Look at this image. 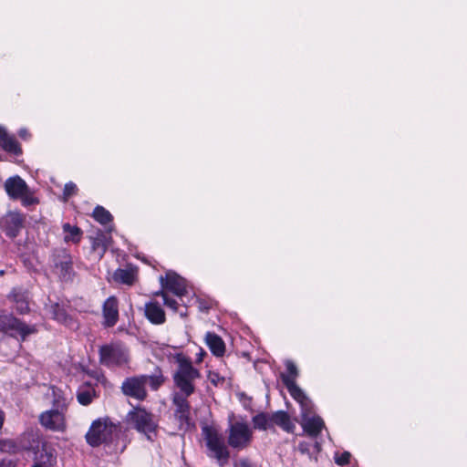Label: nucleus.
I'll return each instance as SVG.
<instances>
[{"instance_id": "nucleus-39", "label": "nucleus", "mask_w": 467, "mask_h": 467, "mask_svg": "<svg viewBox=\"0 0 467 467\" xmlns=\"http://www.w3.org/2000/svg\"><path fill=\"white\" fill-rule=\"evenodd\" d=\"M312 447V444L307 441H300L298 443V451L302 454H310V448Z\"/></svg>"}, {"instance_id": "nucleus-23", "label": "nucleus", "mask_w": 467, "mask_h": 467, "mask_svg": "<svg viewBox=\"0 0 467 467\" xmlns=\"http://www.w3.org/2000/svg\"><path fill=\"white\" fill-rule=\"evenodd\" d=\"M0 147L5 152L14 156H21L23 150L14 135L8 134L5 128L0 126Z\"/></svg>"}, {"instance_id": "nucleus-34", "label": "nucleus", "mask_w": 467, "mask_h": 467, "mask_svg": "<svg viewBox=\"0 0 467 467\" xmlns=\"http://www.w3.org/2000/svg\"><path fill=\"white\" fill-rule=\"evenodd\" d=\"M163 304L167 307L171 308L173 312H180V315L182 317L187 316L186 310L184 312L179 310L180 304L176 299L167 296L166 298H164Z\"/></svg>"}, {"instance_id": "nucleus-19", "label": "nucleus", "mask_w": 467, "mask_h": 467, "mask_svg": "<svg viewBox=\"0 0 467 467\" xmlns=\"http://www.w3.org/2000/svg\"><path fill=\"white\" fill-rule=\"evenodd\" d=\"M33 454L34 461H37L47 467H53L57 463V451L53 445L47 441H42Z\"/></svg>"}, {"instance_id": "nucleus-5", "label": "nucleus", "mask_w": 467, "mask_h": 467, "mask_svg": "<svg viewBox=\"0 0 467 467\" xmlns=\"http://www.w3.org/2000/svg\"><path fill=\"white\" fill-rule=\"evenodd\" d=\"M206 446L213 452V456L218 461L221 466L225 465L230 458V451L224 443L222 435L216 428L205 425L202 428Z\"/></svg>"}, {"instance_id": "nucleus-48", "label": "nucleus", "mask_w": 467, "mask_h": 467, "mask_svg": "<svg viewBox=\"0 0 467 467\" xmlns=\"http://www.w3.org/2000/svg\"><path fill=\"white\" fill-rule=\"evenodd\" d=\"M3 441L0 440V450L2 449Z\"/></svg>"}, {"instance_id": "nucleus-4", "label": "nucleus", "mask_w": 467, "mask_h": 467, "mask_svg": "<svg viewBox=\"0 0 467 467\" xmlns=\"http://www.w3.org/2000/svg\"><path fill=\"white\" fill-rule=\"evenodd\" d=\"M127 418L132 428L145 434L149 441H152L153 436L157 435L158 423L154 420V415L144 407H134L128 412Z\"/></svg>"}, {"instance_id": "nucleus-15", "label": "nucleus", "mask_w": 467, "mask_h": 467, "mask_svg": "<svg viewBox=\"0 0 467 467\" xmlns=\"http://www.w3.org/2000/svg\"><path fill=\"white\" fill-rule=\"evenodd\" d=\"M49 313L52 319L57 323L65 326L66 327L76 331L79 328V322L77 317L68 313L64 305L54 303L50 306Z\"/></svg>"}, {"instance_id": "nucleus-41", "label": "nucleus", "mask_w": 467, "mask_h": 467, "mask_svg": "<svg viewBox=\"0 0 467 467\" xmlns=\"http://www.w3.org/2000/svg\"><path fill=\"white\" fill-rule=\"evenodd\" d=\"M6 335L4 315H0V340Z\"/></svg>"}, {"instance_id": "nucleus-14", "label": "nucleus", "mask_w": 467, "mask_h": 467, "mask_svg": "<svg viewBox=\"0 0 467 467\" xmlns=\"http://www.w3.org/2000/svg\"><path fill=\"white\" fill-rule=\"evenodd\" d=\"M190 396L173 393L171 398L172 405L175 407L174 417L180 425H190L191 422V404L188 400Z\"/></svg>"}, {"instance_id": "nucleus-12", "label": "nucleus", "mask_w": 467, "mask_h": 467, "mask_svg": "<svg viewBox=\"0 0 467 467\" xmlns=\"http://www.w3.org/2000/svg\"><path fill=\"white\" fill-rule=\"evenodd\" d=\"M25 215L18 211H9L0 218V228L11 239L16 238L25 224Z\"/></svg>"}, {"instance_id": "nucleus-44", "label": "nucleus", "mask_w": 467, "mask_h": 467, "mask_svg": "<svg viewBox=\"0 0 467 467\" xmlns=\"http://www.w3.org/2000/svg\"><path fill=\"white\" fill-rule=\"evenodd\" d=\"M4 420H5V414H4V412L0 410V429L3 427Z\"/></svg>"}, {"instance_id": "nucleus-26", "label": "nucleus", "mask_w": 467, "mask_h": 467, "mask_svg": "<svg viewBox=\"0 0 467 467\" xmlns=\"http://www.w3.org/2000/svg\"><path fill=\"white\" fill-rule=\"evenodd\" d=\"M270 420L272 429L275 426H278L287 433H293L296 429L295 423L292 421L290 415L285 410H277L273 412L270 414Z\"/></svg>"}, {"instance_id": "nucleus-1", "label": "nucleus", "mask_w": 467, "mask_h": 467, "mask_svg": "<svg viewBox=\"0 0 467 467\" xmlns=\"http://www.w3.org/2000/svg\"><path fill=\"white\" fill-rule=\"evenodd\" d=\"M174 359L178 364L172 376L174 385L180 394L192 396L195 392L194 381L201 378V372L193 367L191 358L182 353L176 354Z\"/></svg>"}, {"instance_id": "nucleus-24", "label": "nucleus", "mask_w": 467, "mask_h": 467, "mask_svg": "<svg viewBox=\"0 0 467 467\" xmlns=\"http://www.w3.org/2000/svg\"><path fill=\"white\" fill-rule=\"evenodd\" d=\"M41 437L37 431H29L22 433L16 440L20 451L35 452L42 443Z\"/></svg>"}, {"instance_id": "nucleus-42", "label": "nucleus", "mask_w": 467, "mask_h": 467, "mask_svg": "<svg viewBox=\"0 0 467 467\" xmlns=\"http://www.w3.org/2000/svg\"><path fill=\"white\" fill-rule=\"evenodd\" d=\"M0 467H16V465L11 459L4 458L0 460Z\"/></svg>"}, {"instance_id": "nucleus-8", "label": "nucleus", "mask_w": 467, "mask_h": 467, "mask_svg": "<svg viewBox=\"0 0 467 467\" xmlns=\"http://www.w3.org/2000/svg\"><path fill=\"white\" fill-rule=\"evenodd\" d=\"M114 431H116L115 425L108 424L106 421L98 419L91 423L86 433L85 438L87 443L91 447H99L103 443H110Z\"/></svg>"}, {"instance_id": "nucleus-29", "label": "nucleus", "mask_w": 467, "mask_h": 467, "mask_svg": "<svg viewBox=\"0 0 467 467\" xmlns=\"http://www.w3.org/2000/svg\"><path fill=\"white\" fill-rule=\"evenodd\" d=\"M98 397L95 387L89 383L85 382L77 391V400L79 404L88 406L92 403L93 400Z\"/></svg>"}, {"instance_id": "nucleus-21", "label": "nucleus", "mask_w": 467, "mask_h": 467, "mask_svg": "<svg viewBox=\"0 0 467 467\" xmlns=\"http://www.w3.org/2000/svg\"><path fill=\"white\" fill-rule=\"evenodd\" d=\"M285 386L291 397L300 404L301 411H304V414L312 413V402L305 392L297 386L296 382L285 380Z\"/></svg>"}, {"instance_id": "nucleus-25", "label": "nucleus", "mask_w": 467, "mask_h": 467, "mask_svg": "<svg viewBox=\"0 0 467 467\" xmlns=\"http://www.w3.org/2000/svg\"><path fill=\"white\" fill-rule=\"evenodd\" d=\"M145 386H149L151 391H158L168 380L160 366H155L150 374H140Z\"/></svg>"}, {"instance_id": "nucleus-11", "label": "nucleus", "mask_w": 467, "mask_h": 467, "mask_svg": "<svg viewBox=\"0 0 467 467\" xmlns=\"http://www.w3.org/2000/svg\"><path fill=\"white\" fill-rule=\"evenodd\" d=\"M141 375L127 377L121 383L120 390L128 398L144 401L148 398V391Z\"/></svg>"}, {"instance_id": "nucleus-38", "label": "nucleus", "mask_w": 467, "mask_h": 467, "mask_svg": "<svg viewBox=\"0 0 467 467\" xmlns=\"http://www.w3.org/2000/svg\"><path fill=\"white\" fill-rule=\"evenodd\" d=\"M208 379L212 384L214 386H218L220 383H223L224 379L220 376L219 373L214 371H210L208 374Z\"/></svg>"}, {"instance_id": "nucleus-43", "label": "nucleus", "mask_w": 467, "mask_h": 467, "mask_svg": "<svg viewBox=\"0 0 467 467\" xmlns=\"http://www.w3.org/2000/svg\"><path fill=\"white\" fill-rule=\"evenodd\" d=\"M166 288H162L157 292L154 293V296H161L162 299L164 300V298H166L167 296H169L168 293L166 292Z\"/></svg>"}, {"instance_id": "nucleus-2", "label": "nucleus", "mask_w": 467, "mask_h": 467, "mask_svg": "<svg viewBox=\"0 0 467 467\" xmlns=\"http://www.w3.org/2000/svg\"><path fill=\"white\" fill-rule=\"evenodd\" d=\"M52 273L64 283L72 282L76 275L72 254L66 248H56L50 257Z\"/></svg>"}, {"instance_id": "nucleus-30", "label": "nucleus", "mask_w": 467, "mask_h": 467, "mask_svg": "<svg viewBox=\"0 0 467 467\" xmlns=\"http://www.w3.org/2000/svg\"><path fill=\"white\" fill-rule=\"evenodd\" d=\"M64 233V242L78 244L83 237V231L78 225H71L69 223H65L62 225Z\"/></svg>"}, {"instance_id": "nucleus-17", "label": "nucleus", "mask_w": 467, "mask_h": 467, "mask_svg": "<svg viewBox=\"0 0 467 467\" xmlns=\"http://www.w3.org/2000/svg\"><path fill=\"white\" fill-rule=\"evenodd\" d=\"M103 322L105 328L113 327L119 321V303L115 296L108 297L102 306Z\"/></svg>"}, {"instance_id": "nucleus-6", "label": "nucleus", "mask_w": 467, "mask_h": 467, "mask_svg": "<svg viewBox=\"0 0 467 467\" xmlns=\"http://www.w3.org/2000/svg\"><path fill=\"white\" fill-rule=\"evenodd\" d=\"M53 406V409L43 411L39 415V423L47 430L63 432L67 429L65 414L67 406L65 403L60 404L58 400H54Z\"/></svg>"}, {"instance_id": "nucleus-3", "label": "nucleus", "mask_w": 467, "mask_h": 467, "mask_svg": "<svg viewBox=\"0 0 467 467\" xmlns=\"http://www.w3.org/2000/svg\"><path fill=\"white\" fill-rule=\"evenodd\" d=\"M4 188L11 200H20L24 207L39 203V199L35 196V192L19 175L7 178L4 183Z\"/></svg>"}, {"instance_id": "nucleus-10", "label": "nucleus", "mask_w": 467, "mask_h": 467, "mask_svg": "<svg viewBox=\"0 0 467 467\" xmlns=\"http://www.w3.org/2000/svg\"><path fill=\"white\" fill-rule=\"evenodd\" d=\"M253 432L245 422L236 421L229 428L228 445L234 449L243 450L249 446Z\"/></svg>"}, {"instance_id": "nucleus-7", "label": "nucleus", "mask_w": 467, "mask_h": 467, "mask_svg": "<svg viewBox=\"0 0 467 467\" xmlns=\"http://www.w3.org/2000/svg\"><path fill=\"white\" fill-rule=\"evenodd\" d=\"M99 363L105 367H122L129 363L130 357L126 348L118 344H105L99 349Z\"/></svg>"}, {"instance_id": "nucleus-46", "label": "nucleus", "mask_w": 467, "mask_h": 467, "mask_svg": "<svg viewBox=\"0 0 467 467\" xmlns=\"http://www.w3.org/2000/svg\"><path fill=\"white\" fill-rule=\"evenodd\" d=\"M203 355H205V352H203V350L202 349V353H201V355H199V358H198L197 362H202Z\"/></svg>"}, {"instance_id": "nucleus-35", "label": "nucleus", "mask_w": 467, "mask_h": 467, "mask_svg": "<svg viewBox=\"0 0 467 467\" xmlns=\"http://www.w3.org/2000/svg\"><path fill=\"white\" fill-rule=\"evenodd\" d=\"M77 191H78L77 185L74 182H69L66 183L64 186L63 195L66 198H69L70 196L76 194Z\"/></svg>"}, {"instance_id": "nucleus-33", "label": "nucleus", "mask_w": 467, "mask_h": 467, "mask_svg": "<svg viewBox=\"0 0 467 467\" xmlns=\"http://www.w3.org/2000/svg\"><path fill=\"white\" fill-rule=\"evenodd\" d=\"M286 367V374H281V379L283 384L285 385V380H290L296 382V378L298 377V369L294 362L288 360L285 363Z\"/></svg>"}, {"instance_id": "nucleus-22", "label": "nucleus", "mask_w": 467, "mask_h": 467, "mask_svg": "<svg viewBox=\"0 0 467 467\" xmlns=\"http://www.w3.org/2000/svg\"><path fill=\"white\" fill-rule=\"evenodd\" d=\"M144 317L155 326L163 325L166 322V314L158 301H149L144 306Z\"/></svg>"}, {"instance_id": "nucleus-40", "label": "nucleus", "mask_w": 467, "mask_h": 467, "mask_svg": "<svg viewBox=\"0 0 467 467\" xmlns=\"http://www.w3.org/2000/svg\"><path fill=\"white\" fill-rule=\"evenodd\" d=\"M18 136L24 140H30L31 138V133L30 131L26 129V128H21L18 132H17Z\"/></svg>"}, {"instance_id": "nucleus-20", "label": "nucleus", "mask_w": 467, "mask_h": 467, "mask_svg": "<svg viewBox=\"0 0 467 467\" xmlns=\"http://www.w3.org/2000/svg\"><path fill=\"white\" fill-rule=\"evenodd\" d=\"M310 414L311 413L304 414V411H301V426L308 436L317 438L320 435L322 430L325 428V422L320 416L316 415L309 417Z\"/></svg>"}, {"instance_id": "nucleus-9", "label": "nucleus", "mask_w": 467, "mask_h": 467, "mask_svg": "<svg viewBox=\"0 0 467 467\" xmlns=\"http://www.w3.org/2000/svg\"><path fill=\"white\" fill-rule=\"evenodd\" d=\"M4 321L6 334L18 339L20 342L26 341L30 335L37 332L36 325H27L12 314L4 315Z\"/></svg>"}, {"instance_id": "nucleus-27", "label": "nucleus", "mask_w": 467, "mask_h": 467, "mask_svg": "<svg viewBox=\"0 0 467 467\" xmlns=\"http://www.w3.org/2000/svg\"><path fill=\"white\" fill-rule=\"evenodd\" d=\"M204 341L211 353L216 358H222L225 354V343L223 338L214 332H207Z\"/></svg>"}, {"instance_id": "nucleus-18", "label": "nucleus", "mask_w": 467, "mask_h": 467, "mask_svg": "<svg viewBox=\"0 0 467 467\" xmlns=\"http://www.w3.org/2000/svg\"><path fill=\"white\" fill-rule=\"evenodd\" d=\"M88 238L91 244V252L99 260L102 259L109 248L111 237L104 231L98 229L94 234Z\"/></svg>"}, {"instance_id": "nucleus-16", "label": "nucleus", "mask_w": 467, "mask_h": 467, "mask_svg": "<svg viewBox=\"0 0 467 467\" xmlns=\"http://www.w3.org/2000/svg\"><path fill=\"white\" fill-rule=\"evenodd\" d=\"M7 297L13 303V307L17 314L26 315L29 313V295L27 290L22 287H14Z\"/></svg>"}, {"instance_id": "nucleus-36", "label": "nucleus", "mask_w": 467, "mask_h": 467, "mask_svg": "<svg viewBox=\"0 0 467 467\" xmlns=\"http://www.w3.org/2000/svg\"><path fill=\"white\" fill-rule=\"evenodd\" d=\"M351 454L348 451H344L335 458V462L339 466H344L349 463Z\"/></svg>"}, {"instance_id": "nucleus-13", "label": "nucleus", "mask_w": 467, "mask_h": 467, "mask_svg": "<svg viewBox=\"0 0 467 467\" xmlns=\"http://www.w3.org/2000/svg\"><path fill=\"white\" fill-rule=\"evenodd\" d=\"M160 283L162 288H166L182 301V296L188 293L186 280L174 271L170 270L166 272L165 276L161 275Z\"/></svg>"}, {"instance_id": "nucleus-32", "label": "nucleus", "mask_w": 467, "mask_h": 467, "mask_svg": "<svg viewBox=\"0 0 467 467\" xmlns=\"http://www.w3.org/2000/svg\"><path fill=\"white\" fill-rule=\"evenodd\" d=\"M254 428L260 431L272 429L270 414L266 412H259L252 418Z\"/></svg>"}, {"instance_id": "nucleus-37", "label": "nucleus", "mask_w": 467, "mask_h": 467, "mask_svg": "<svg viewBox=\"0 0 467 467\" xmlns=\"http://www.w3.org/2000/svg\"><path fill=\"white\" fill-rule=\"evenodd\" d=\"M88 377L96 379L98 382H100L105 379V376L102 371L99 369H84L83 370Z\"/></svg>"}, {"instance_id": "nucleus-45", "label": "nucleus", "mask_w": 467, "mask_h": 467, "mask_svg": "<svg viewBox=\"0 0 467 467\" xmlns=\"http://www.w3.org/2000/svg\"><path fill=\"white\" fill-rule=\"evenodd\" d=\"M34 464L32 465V467H47L46 465L44 464H41L39 462L37 461H34Z\"/></svg>"}, {"instance_id": "nucleus-31", "label": "nucleus", "mask_w": 467, "mask_h": 467, "mask_svg": "<svg viewBox=\"0 0 467 467\" xmlns=\"http://www.w3.org/2000/svg\"><path fill=\"white\" fill-rule=\"evenodd\" d=\"M91 216L101 225H107L113 222L112 214L101 205H97L94 208Z\"/></svg>"}, {"instance_id": "nucleus-47", "label": "nucleus", "mask_w": 467, "mask_h": 467, "mask_svg": "<svg viewBox=\"0 0 467 467\" xmlns=\"http://www.w3.org/2000/svg\"><path fill=\"white\" fill-rule=\"evenodd\" d=\"M200 308L208 310L210 307L208 306H202V303H201Z\"/></svg>"}, {"instance_id": "nucleus-28", "label": "nucleus", "mask_w": 467, "mask_h": 467, "mask_svg": "<svg viewBox=\"0 0 467 467\" xmlns=\"http://www.w3.org/2000/svg\"><path fill=\"white\" fill-rule=\"evenodd\" d=\"M138 269L129 266L127 268H118L113 275L116 282L127 285H133L137 280Z\"/></svg>"}]
</instances>
